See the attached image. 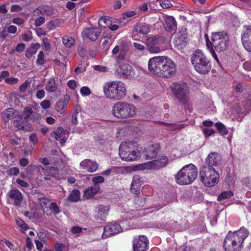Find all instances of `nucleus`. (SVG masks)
Segmentation results:
<instances>
[{"label":"nucleus","mask_w":251,"mask_h":251,"mask_svg":"<svg viewBox=\"0 0 251 251\" xmlns=\"http://www.w3.org/2000/svg\"><path fill=\"white\" fill-rule=\"evenodd\" d=\"M149 71L158 76L166 78L172 77L176 73V64L166 56H155L148 61Z\"/></svg>","instance_id":"1"},{"label":"nucleus","mask_w":251,"mask_h":251,"mask_svg":"<svg viewBox=\"0 0 251 251\" xmlns=\"http://www.w3.org/2000/svg\"><path fill=\"white\" fill-rule=\"evenodd\" d=\"M249 231L244 227L237 231H228L223 243L225 251H241L245 239L249 236Z\"/></svg>","instance_id":"2"},{"label":"nucleus","mask_w":251,"mask_h":251,"mask_svg":"<svg viewBox=\"0 0 251 251\" xmlns=\"http://www.w3.org/2000/svg\"><path fill=\"white\" fill-rule=\"evenodd\" d=\"M102 88L104 97L110 100H121L126 95V86L121 81L106 82L103 84Z\"/></svg>","instance_id":"3"},{"label":"nucleus","mask_w":251,"mask_h":251,"mask_svg":"<svg viewBox=\"0 0 251 251\" xmlns=\"http://www.w3.org/2000/svg\"><path fill=\"white\" fill-rule=\"evenodd\" d=\"M198 170L196 166L189 164L184 166L175 176L176 182L180 185H188L196 179Z\"/></svg>","instance_id":"4"},{"label":"nucleus","mask_w":251,"mask_h":251,"mask_svg":"<svg viewBox=\"0 0 251 251\" xmlns=\"http://www.w3.org/2000/svg\"><path fill=\"white\" fill-rule=\"evenodd\" d=\"M112 113L118 118H132L137 114V109L133 104L120 101L116 102L113 106Z\"/></svg>","instance_id":"5"},{"label":"nucleus","mask_w":251,"mask_h":251,"mask_svg":"<svg viewBox=\"0 0 251 251\" xmlns=\"http://www.w3.org/2000/svg\"><path fill=\"white\" fill-rule=\"evenodd\" d=\"M191 62L195 70L200 74H207L211 70L209 62L201 50H198L194 52Z\"/></svg>","instance_id":"6"},{"label":"nucleus","mask_w":251,"mask_h":251,"mask_svg":"<svg viewBox=\"0 0 251 251\" xmlns=\"http://www.w3.org/2000/svg\"><path fill=\"white\" fill-rule=\"evenodd\" d=\"M200 175L201 182L206 186H213L218 182L219 174L215 168L202 167L200 170Z\"/></svg>","instance_id":"7"},{"label":"nucleus","mask_w":251,"mask_h":251,"mask_svg":"<svg viewBox=\"0 0 251 251\" xmlns=\"http://www.w3.org/2000/svg\"><path fill=\"white\" fill-rule=\"evenodd\" d=\"M135 146L131 142H123L119 147V155L123 160L132 161L140 158V153L135 150Z\"/></svg>","instance_id":"8"},{"label":"nucleus","mask_w":251,"mask_h":251,"mask_svg":"<svg viewBox=\"0 0 251 251\" xmlns=\"http://www.w3.org/2000/svg\"><path fill=\"white\" fill-rule=\"evenodd\" d=\"M171 91L180 102L184 103L189 99V88L186 83H174L171 86Z\"/></svg>","instance_id":"9"},{"label":"nucleus","mask_w":251,"mask_h":251,"mask_svg":"<svg viewBox=\"0 0 251 251\" xmlns=\"http://www.w3.org/2000/svg\"><path fill=\"white\" fill-rule=\"evenodd\" d=\"M206 46L213 58L219 63V59L217 53H220V34L215 32L212 34L211 40H209L208 35L205 34Z\"/></svg>","instance_id":"10"},{"label":"nucleus","mask_w":251,"mask_h":251,"mask_svg":"<svg viewBox=\"0 0 251 251\" xmlns=\"http://www.w3.org/2000/svg\"><path fill=\"white\" fill-rule=\"evenodd\" d=\"M168 158L166 156H162L157 160H154L140 164L137 166L139 170H158L164 167L168 163Z\"/></svg>","instance_id":"11"},{"label":"nucleus","mask_w":251,"mask_h":251,"mask_svg":"<svg viewBox=\"0 0 251 251\" xmlns=\"http://www.w3.org/2000/svg\"><path fill=\"white\" fill-rule=\"evenodd\" d=\"M129 49L128 43L126 41L121 40L114 48L112 51V54L116 55L117 60H122L126 55Z\"/></svg>","instance_id":"12"},{"label":"nucleus","mask_w":251,"mask_h":251,"mask_svg":"<svg viewBox=\"0 0 251 251\" xmlns=\"http://www.w3.org/2000/svg\"><path fill=\"white\" fill-rule=\"evenodd\" d=\"M149 240L145 235L135 236L132 241L133 251H148Z\"/></svg>","instance_id":"13"},{"label":"nucleus","mask_w":251,"mask_h":251,"mask_svg":"<svg viewBox=\"0 0 251 251\" xmlns=\"http://www.w3.org/2000/svg\"><path fill=\"white\" fill-rule=\"evenodd\" d=\"M123 229H127V227L124 226V221L121 222V224L115 223L107 225L104 228L102 237L105 238L114 235L123 231Z\"/></svg>","instance_id":"14"},{"label":"nucleus","mask_w":251,"mask_h":251,"mask_svg":"<svg viewBox=\"0 0 251 251\" xmlns=\"http://www.w3.org/2000/svg\"><path fill=\"white\" fill-rule=\"evenodd\" d=\"M244 30L241 37L242 44L246 50L251 52V25H245Z\"/></svg>","instance_id":"15"},{"label":"nucleus","mask_w":251,"mask_h":251,"mask_svg":"<svg viewBox=\"0 0 251 251\" xmlns=\"http://www.w3.org/2000/svg\"><path fill=\"white\" fill-rule=\"evenodd\" d=\"M79 166L81 169L90 173L95 172L99 167V165L96 161L89 159L83 160L80 163Z\"/></svg>","instance_id":"16"},{"label":"nucleus","mask_w":251,"mask_h":251,"mask_svg":"<svg viewBox=\"0 0 251 251\" xmlns=\"http://www.w3.org/2000/svg\"><path fill=\"white\" fill-rule=\"evenodd\" d=\"M101 29L98 27L86 28L82 32L83 38H87L91 41H95L100 36Z\"/></svg>","instance_id":"17"},{"label":"nucleus","mask_w":251,"mask_h":251,"mask_svg":"<svg viewBox=\"0 0 251 251\" xmlns=\"http://www.w3.org/2000/svg\"><path fill=\"white\" fill-rule=\"evenodd\" d=\"M219 162V154L216 152H211L206 158V165L203 167L215 168L216 170L218 167Z\"/></svg>","instance_id":"18"},{"label":"nucleus","mask_w":251,"mask_h":251,"mask_svg":"<svg viewBox=\"0 0 251 251\" xmlns=\"http://www.w3.org/2000/svg\"><path fill=\"white\" fill-rule=\"evenodd\" d=\"M118 72L125 78H130L134 74L132 67L128 64H123L120 65Z\"/></svg>","instance_id":"19"},{"label":"nucleus","mask_w":251,"mask_h":251,"mask_svg":"<svg viewBox=\"0 0 251 251\" xmlns=\"http://www.w3.org/2000/svg\"><path fill=\"white\" fill-rule=\"evenodd\" d=\"M50 135L54 137L56 140H60V144L61 146L65 145L66 139V131L61 127H58L56 129L51 132Z\"/></svg>","instance_id":"20"},{"label":"nucleus","mask_w":251,"mask_h":251,"mask_svg":"<svg viewBox=\"0 0 251 251\" xmlns=\"http://www.w3.org/2000/svg\"><path fill=\"white\" fill-rule=\"evenodd\" d=\"M7 196L10 199L11 201L16 206L21 205L23 200V195L18 190L14 189L10 190L7 193Z\"/></svg>","instance_id":"21"},{"label":"nucleus","mask_w":251,"mask_h":251,"mask_svg":"<svg viewBox=\"0 0 251 251\" xmlns=\"http://www.w3.org/2000/svg\"><path fill=\"white\" fill-rule=\"evenodd\" d=\"M25 121L28 123L29 121L32 122L37 120L38 114L36 112H33L31 107L27 106L24 108L23 116H22Z\"/></svg>","instance_id":"22"},{"label":"nucleus","mask_w":251,"mask_h":251,"mask_svg":"<svg viewBox=\"0 0 251 251\" xmlns=\"http://www.w3.org/2000/svg\"><path fill=\"white\" fill-rule=\"evenodd\" d=\"M18 115H19V112L13 108L6 109L1 113V117L5 122H7L10 119L15 118Z\"/></svg>","instance_id":"23"},{"label":"nucleus","mask_w":251,"mask_h":251,"mask_svg":"<svg viewBox=\"0 0 251 251\" xmlns=\"http://www.w3.org/2000/svg\"><path fill=\"white\" fill-rule=\"evenodd\" d=\"M159 147L157 145H151L147 147L144 154L147 159H151L154 157L158 152Z\"/></svg>","instance_id":"24"},{"label":"nucleus","mask_w":251,"mask_h":251,"mask_svg":"<svg viewBox=\"0 0 251 251\" xmlns=\"http://www.w3.org/2000/svg\"><path fill=\"white\" fill-rule=\"evenodd\" d=\"M13 125L17 127L19 130L25 129L27 130L26 128V125H28V123L26 122L23 117L20 115L17 119L15 120L13 122ZM33 129V128L29 125L28 127V130L31 131Z\"/></svg>","instance_id":"25"},{"label":"nucleus","mask_w":251,"mask_h":251,"mask_svg":"<svg viewBox=\"0 0 251 251\" xmlns=\"http://www.w3.org/2000/svg\"><path fill=\"white\" fill-rule=\"evenodd\" d=\"M97 210V214L95 215V217L98 220H100L101 221H105L107 212L109 210V208L107 206L99 205L96 208Z\"/></svg>","instance_id":"26"},{"label":"nucleus","mask_w":251,"mask_h":251,"mask_svg":"<svg viewBox=\"0 0 251 251\" xmlns=\"http://www.w3.org/2000/svg\"><path fill=\"white\" fill-rule=\"evenodd\" d=\"M43 172L44 176V179L46 180H50V176L55 177L58 174V169L56 167H46L43 168Z\"/></svg>","instance_id":"27"},{"label":"nucleus","mask_w":251,"mask_h":251,"mask_svg":"<svg viewBox=\"0 0 251 251\" xmlns=\"http://www.w3.org/2000/svg\"><path fill=\"white\" fill-rule=\"evenodd\" d=\"M100 190L99 186H92L88 187L84 192L83 196L86 199L94 197Z\"/></svg>","instance_id":"28"},{"label":"nucleus","mask_w":251,"mask_h":251,"mask_svg":"<svg viewBox=\"0 0 251 251\" xmlns=\"http://www.w3.org/2000/svg\"><path fill=\"white\" fill-rule=\"evenodd\" d=\"M53 10L52 8L48 5L40 6L34 11V14L35 15H39L40 14L42 15H50L53 14Z\"/></svg>","instance_id":"29"},{"label":"nucleus","mask_w":251,"mask_h":251,"mask_svg":"<svg viewBox=\"0 0 251 251\" xmlns=\"http://www.w3.org/2000/svg\"><path fill=\"white\" fill-rule=\"evenodd\" d=\"M135 31L142 35L147 34L151 31L150 26L145 23H138L134 27Z\"/></svg>","instance_id":"30"},{"label":"nucleus","mask_w":251,"mask_h":251,"mask_svg":"<svg viewBox=\"0 0 251 251\" xmlns=\"http://www.w3.org/2000/svg\"><path fill=\"white\" fill-rule=\"evenodd\" d=\"M165 28L168 30H173L176 28V21L172 16H168L165 18Z\"/></svg>","instance_id":"31"},{"label":"nucleus","mask_w":251,"mask_h":251,"mask_svg":"<svg viewBox=\"0 0 251 251\" xmlns=\"http://www.w3.org/2000/svg\"><path fill=\"white\" fill-rule=\"evenodd\" d=\"M45 88L48 92L50 93H52L56 91L57 86L54 78L51 77L49 79L46 85Z\"/></svg>","instance_id":"32"},{"label":"nucleus","mask_w":251,"mask_h":251,"mask_svg":"<svg viewBox=\"0 0 251 251\" xmlns=\"http://www.w3.org/2000/svg\"><path fill=\"white\" fill-rule=\"evenodd\" d=\"M39 48L40 44L38 43H36L34 45H32L26 50L25 54V56L27 58L31 57L32 55L35 54L37 52V50Z\"/></svg>","instance_id":"33"},{"label":"nucleus","mask_w":251,"mask_h":251,"mask_svg":"<svg viewBox=\"0 0 251 251\" xmlns=\"http://www.w3.org/2000/svg\"><path fill=\"white\" fill-rule=\"evenodd\" d=\"M152 41H153L152 38H148L147 40V45L149 51L154 53L160 52L161 49L157 46L155 44L152 46L151 45V43Z\"/></svg>","instance_id":"34"},{"label":"nucleus","mask_w":251,"mask_h":251,"mask_svg":"<svg viewBox=\"0 0 251 251\" xmlns=\"http://www.w3.org/2000/svg\"><path fill=\"white\" fill-rule=\"evenodd\" d=\"M67 103H68V98L65 99L63 101H60L57 102L56 103V110L60 114L63 113L65 111V109L67 107Z\"/></svg>","instance_id":"35"},{"label":"nucleus","mask_w":251,"mask_h":251,"mask_svg":"<svg viewBox=\"0 0 251 251\" xmlns=\"http://www.w3.org/2000/svg\"><path fill=\"white\" fill-rule=\"evenodd\" d=\"M62 42L66 48H71L75 44V41L72 37L65 36L62 38Z\"/></svg>","instance_id":"36"},{"label":"nucleus","mask_w":251,"mask_h":251,"mask_svg":"<svg viewBox=\"0 0 251 251\" xmlns=\"http://www.w3.org/2000/svg\"><path fill=\"white\" fill-rule=\"evenodd\" d=\"M111 20L108 17H101L99 21V25L100 26L105 28L110 25V24L111 23Z\"/></svg>","instance_id":"37"},{"label":"nucleus","mask_w":251,"mask_h":251,"mask_svg":"<svg viewBox=\"0 0 251 251\" xmlns=\"http://www.w3.org/2000/svg\"><path fill=\"white\" fill-rule=\"evenodd\" d=\"M80 198V192L77 190H74L72 191L70 194L68 199L72 201H77Z\"/></svg>","instance_id":"38"},{"label":"nucleus","mask_w":251,"mask_h":251,"mask_svg":"<svg viewBox=\"0 0 251 251\" xmlns=\"http://www.w3.org/2000/svg\"><path fill=\"white\" fill-rule=\"evenodd\" d=\"M15 221L17 225L20 227L22 232H24L29 228L27 224L22 219L16 218Z\"/></svg>","instance_id":"39"},{"label":"nucleus","mask_w":251,"mask_h":251,"mask_svg":"<svg viewBox=\"0 0 251 251\" xmlns=\"http://www.w3.org/2000/svg\"><path fill=\"white\" fill-rule=\"evenodd\" d=\"M49 208L54 215L58 214L61 212V210H60L59 207L58 206L57 203L54 202L50 203L49 205Z\"/></svg>","instance_id":"40"},{"label":"nucleus","mask_w":251,"mask_h":251,"mask_svg":"<svg viewBox=\"0 0 251 251\" xmlns=\"http://www.w3.org/2000/svg\"><path fill=\"white\" fill-rule=\"evenodd\" d=\"M162 124L166 126V129L168 130H175L176 129H181L183 127L181 125H176L173 124H168L166 123H162Z\"/></svg>","instance_id":"41"},{"label":"nucleus","mask_w":251,"mask_h":251,"mask_svg":"<svg viewBox=\"0 0 251 251\" xmlns=\"http://www.w3.org/2000/svg\"><path fill=\"white\" fill-rule=\"evenodd\" d=\"M228 37L226 32H221V44L223 43L224 44V47H221V49L223 48V50L225 49L228 46Z\"/></svg>","instance_id":"42"},{"label":"nucleus","mask_w":251,"mask_h":251,"mask_svg":"<svg viewBox=\"0 0 251 251\" xmlns=\"http://www.w3.org/2000/svg\"><path fill=\"white\" fill-rule=\"evenodd\" d=\"M54 249L55 251H67L68 249L65 245L62 243H57L55 244Z\"/></svg>","instance_id":"43"},{"label":"nucleus","mask_w":251,"mask_h":251,"mask_svg":"<svg viewBox=\"0 0 251 251\" xmlns=\"http://www.w3.org/2000/svg\"><path fill=\"white\" fill-rule=\"evenodd\" d=\"M233 195L231 191H224L221 193V202L222 200L228 199Z\"/></svg>","instance_id":"44"},{"label":"nucleus","mask_w":251,"mask_h":251,"mask_svg":"<svg viewBox=\"0 0 251 251\" xmlns=\"http://www.w3.org/2000/svg\"><path fill=\"white\" fill-rule=\"evenodd\" d=\"M92 181L94 186H98L99 183H102L104 181V178L102 176H95L92 178Z\"/></svg>","instance_id":"45"},{"label":"nucleus","mask_w":251,"mask_h":251,"mask_svg":"<svg viewBox=\"0 0 251 251\" xmlns=\"http://www.w3.org/2000/svg\"><path fill=\"white\" fill-rule=\"evenodd\" d=\"M22 39L25 42H28L32 39V33L31 31H27L23 33L21 35Z\"/></svg>","instance_id":"46"},{"label":"nucleus","mask_w":251,"mask_h":251,"mask_svg":"<svg viewBox=\"0 0 251 251\" xmlns=\"http://www.w3.org/2000/svg\"><path fill=\"white\" fill-rule=\"evenodd\" d=\"M44 53L43 51H41L38 54L36 62L39 65L42 66L44 64Z\"/></svg>","instance_id":"47"},{"label":"nucleus","mask_w":251,"mask_h":251,"mask_svg":"<svg viewBox=\"0 0 251 251\" xmlns=\"http://www.w3.org/2000/svg\"><path fill=\"white\" fill-rule=\"evenodd\" d=\"M19 169L18 168L14 167L9 169L7 173L9 176H17L19 174Z\"/></svg>","instance_id":"48"},{"label":"nucleus","mask_w":251,"mask_h":251,"mask_svg":"<svg viewBox=\"0 0 251 251\" xmlns=\"http://www.w3.org/2000/svg\"><path fill=\"white\" fill-rule=\"evenodd\" d=\"M80 92L81 94L83 96H87L91 94V90L90 88L86 86L82 87L80 89Z\"/></svg>","instance_id":"49"},{"label":"nucleus","mask_w":251,"mask_h":251,"mask_svg":"<svg viewBox=\"0 0 251 251\" xmlns=\"http://www.w3.org/2000/svg\"><path fill=\"white\" fill-rule=\"evenodd\" d=\"M132 185H138L141 186V178L138 176H134L132 178V182L131 183Z\"/></svg>","instance_id":"50"},{"label":"nucleus","mask_w":251,"mask_h":251,"mask_svg":"<svg viewBox=\"0 0 251 251\" xmlns=\"http://www.w3.org/2000/svg\"><path fill=\"white\" fill-rule=\"evenodd\" d=\"M40 205L43 208L47 207L48 204L49 205L50 200L45 198H39L38 199Z\"/></svg>","instance_id":"51"},{"label":"nucleus","mask_w":251,"mask_h":251,"mask_svg":"<svg viewBox=\"0 0 251 251\" xmlns=\"http://www.w3.org/2000/svg\"><path fill=\"white\" fill-rule=\"evenodd\" d=\"M160 5L163 8H170L173 6L172 4L168 0L160 1Z\"/></svg>","instance_id":"52"},{"label":"nucleus","mask_w":251,"mask_h":251,"mask_svg":"<svg viewBox=\"0 0 251 251\" xmlns=\"http://www.w3.org/2000/svg\"><path fill=\"white\" fill-rule=\"evenodd\" d=\"M202 132L204 135L207 137L213 135L215 133L214 131L212 129L208 128L207 127L204 128L202 130Z\"/></svg>","instance_id":"53"},{"label":"nucleus","mask_w":251,"mask_h":251,"mask_svg":"<svg viewBox=\"0 0 251 251\" xmlns=\"http://www.w3.org/2000/svg\"><path fill=\"white\" fill-rule=\"evenodd\" d=\"M140 187L141 186H139L138 185L133 186V185H132V184H131L130 190H131V192L133 194H134L136 195L139 194L140 192Z\"/></svg>","instance_id":"54"},{"label":"nucleus","mask_w":251,"mask_h":251,"mask_svg":"<svg viewBox=\"0 0 251 251\" xmlns=\"http://www.w3.org/2000/svg\"><path fill=\"white\" fill-rule=\"evenodd\" d=\"M45 18L42 16L39 17L35 21V25L36 26H40L45 23Z\"/></svg>","instance_id":"55"},{"label":"nucleus","mask_w":251,"mask_h":251,"mask_svg":"<svg viewBox=\"0 0 251 251\" xmlns=\"http://www.w3.org/2000/svg\"><path fill=\"white\" fill-rule=\"evenodd\" d=\"M79 110H80L79 107L78 106L72 115V122L74 124H76L77 122V115Z\"/></svg>","instance_id":"56"},{"label":"nucleus","mask_w":251,"mask_h":251,"mask_svg":"<svg viewBox=\"0 0 251 251\" xmlns=\"http://www.w3.org/2000/svg\"><path fill=\"white\" fill-rule=\"evenodd\" d=\"M29 141L33 144L36 145L38 143V138L36 134H31L29 136Z\"/></svg>","instance_id":"57"},{"label":"nucleus","mask_w":251,"mask_h":251,"mask_svg":"<svg viewBox=\"0 0 251 251\" xmlns=\"http://www.w3.org/2000/svg\"><path fill=\"white\" fill-rule=\"evenodd\" d=\"M25 44L24 43H19L17 45L16 47L15 48V51L17 52H22L25 48Z\"/></svg>","instance_id":"58"},{"label":"nucleus","mask_w":251,"mask_h":251,"mask_svg":"<svg viewBox=\"0 0 251 251\" xmlns=\"http://www.w3.org/2000/svg\"><path fill=\"white\" fill-rule=\"evenodd\" d=\"M29 82L28 81L26 80L19 87V90L21 92H24L26 91L27 86L29 85Z\"/></svg>","instance_id":"59"},{"label":"nucleus","mask_w":251,"mask_h":251,"mask_svg":"<svg viewBox=\"0 0 251 251\" xmlns=\"http://www.w3.org/2000/svg\"><path fill=\"white\" fill-rule=\"evenodd\" d=\"M6 83L10 84H14L18 82V79L15 77H8L5 79Z\"/></svg>","instance_id":"60"},{"label":"nucleus","mask_w":251,"mask_h":251,"mask_svg":"<svg viewBox=\"0 0 251 251\" xmlns=\"http://www.w3.org/2000/svg\"><path fill=\"white\" fill-rule=\"evenodd\" d=\"M41 106L43 109L49 108L50 106V102L49 100H44L41 102Z\"/></svg>","instance_id":"61"},{"label":"nucleus","mask_w":251,"mask_h":251,"mask_svg":"<svg viewBox=\"0 0 251 251\" xmlns=\"http://www.w3.org/2000/svg\"><path fill=\"white\" fill-rule=\"evenodd\" d=\"M67 85L72 89H75L77 86L76 82L74 80H69L67 83Z\"/></svg>","instance_id":"62"},{"label":"nucleus","mask_w":251,"mask_h":251,"mask_svg":"<svg viewBox=\"0 0 251 251\" xmlns=\"http://www.w3.org/2000/svg\"><path fill=\"white\" fill-rule=\"evenodd\" d=\"M16 182L22 187L26 188L28 186L27 182L21 179H17L16 180Z\"/></svg>","instance_id":"63"},{"label":"nucleus","mask_w":251,"mask_h":251,"mask_svg":"<svg viewBox=\"0 0 251 251\" xmlns=\"http://www.w3.org/2000/svg\"><path fill=\"white\" fill-rule=\"evenodd\" d=\"M36 33L38 36L41 37L47 34V32L41 28H38L36 30Z\"/></svg>","instance_id":"64"}]
</instances>
